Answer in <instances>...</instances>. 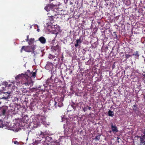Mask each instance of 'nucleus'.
<instances>
[{
  "instance_id": "nucleus-47",
  "label": "nucleus",
  "mask_w": 145,
  "mask_h": 145,
  "mask_svg": "<svg viewBox=\"0 0 145 145\" xmlns=\"http://www.w3.org/2000/svg\"><path fill=\"white\" fill-rule=\"evenodd\" d=\"M144 76H145V75H144Z\"/></svg>"
},
{
  "instance_id": "nucleus-39",
  "label": "nucleus",
  "mask_w": 145,
  "mask_h": 145,
  "mask_svg": "<svg viewBox=\"0 0 145 145\" xmlns=\"http://www.w3.org/2000/svg\"><path fill=\"white\" fill-rule=\"evenodd\" d=\"M111 132H112V131H109V132H110V133H111Z\"/></svg>"
},
{
  "instance_id": "nucleus-4",
  "label": "nucleus",
  "mask_w": 145,
  "mask_h": 145,
  "mask_svg": "<svg viewBox=\"0 0 145 145\" xmlns=\"http://www.w3.org/2000/svg\"><path fill=\"white\" fill-rule=\"evenodd\" d=\"M8 106H5L0 108V116L5 115L8 110Z\"/></svg>"
},
{
  "instance_id": "nucleus-15",
  "label": "nucleus",
  "mask_w": 145,
  "mask_h": 145,
  "mask_svg": "<svg viewBox=\"0 0 145 145\" xmlns=\"http://www.w3.org/2000/svg\"><path fill=\"white\" fill-rule=\"evenodd\" d=\"M34 38H31L28 41V44L29 45H31L34 42Z\"/></svg>"
},
{
  "instance_id": "nucleus-30",
  "label": "nucleus",
  "mask_w": 145,
  "mask_h": 145,
  "mask_svg": "<svg viewBox=\"0 0 145 145\" xmlns=\"http://www.w3.org/2000/svg\"><path fill=\"white\" fill-rule=\"evenodd\" d=\"M18 143V142L17 141H15L14 142V143L15 144H16Z\"/></svg>"
},
{
  "instance_id": "nucleus-6",
  "label": "nucleus",
  "mask_w": 145,
  "mask_h": 145,
  "mask_svg": "<svg viewBox=\"0 0 145 145\" xmlns=\"http://www.w3.org/2000/svg\"><path fill=\"white\" fill-rule=\"evenodd\" d=\"M45 139L44 142L47 145L49 144V143H51L53 141L52 138L48 136H47L45 138Z\"/></svg>"
},
{
  "instance_id": "nucleus-8",
  "label": "nucleus",
  "mask_w": 145,
  "mask_h": 145,
  "mask_svg": "<svg viewBox=\"0 0 145 145\" xmlns=\"http://www.w3.org/2000/svg\"><path fill=\"white\" fill-rule=\"evenodd\" d=\"M111 125V129L113 132L116 133L118 132V128L115 125L112 123Z\"/></svg>"
},
{
  "instance_id": "nucleus-14",
  "label": "nucleus",
  "mask_w": 145,
  "mask_h": 145,
  "mask_svg": "<svg viewBox=\"0 0 145 145\" xmlns=\"http://www.w3.org/2000/svg\"><path fill=\"white\" fill-rule=\"evenodd\" d=\"M108 114L110 116L113 117L114 115V113L113 112L109 110L108 112Z\"/></svg>"
},
{
  "instance_id": "nucleus-3",
  "label": "nucleus",
  "mask_w": 145,
  "mask_h": 145,
  "mask_svg": "<svg viewBox=\"0 0 145 145\" xmlns=\"http://www.w3.org/2000/svg\"><path fill=\"white\" fill-rule=\"evenodd\" d=\"M52 49L53 52L54 53L55 55H56V57H57L60 53L61 50L59 46V45H57L56 46H53L52 48Z\"/></svg>"
},
{
  "instance_id": "nucleus-20",
  "label": "nucleus",
  "mask_w": 145,
  "mask_h": 145,
  "mask_svg": "<svg viewBox=\"0 0 145 145\" xmlns=\"http://www.w3.org/2000/svg\"><path fill=\"white\" fill-rule=\"evenodd\" d=\"M101 135H99L96 136L94 138V139L96 140H99L100 139V136Z\"/></svg>"
},
{
  "instance_id": "nucleus-23",
  "label": "nucleus",
  "mask_w": 145,
  "mask_h": 145,
  "mask_svg": "<svg viewBox=\"0 0 145 145\" xmlns=\"http://www.w3.org/2000/svg\"><path fill=\"white\" fill-rule=\"evenodd\" d=\"M10 91H8L7 92H5L4 93H7L8 94V95L7 97H3V98H4L5 99H8V97L9 96V94H10Z\"/></svg>"
},
{
  "instance_id": "nucleus-24",
  "label": "nucleus",
  "mask_w": 145,
  "mask_h": 145,
  "mask_svg": "<svg viewBox=\"0 0 145 145\" xmlns=\"http://www.w3.org/2000/svg\"><path fill=\"white\" fill-rule=\"evenodd\" d=\"M44 9L45 10H46V11L48 12L49 11H50V7L49 6H46L45 7Z\"/></svg>"
},
{
  "instance_id": "nucleus-16",
  "label": "nucleus",
  "mask_w": 145,
  "mask_h": 145,
  "mask_svg": "<svg viewBox=\"0 0 145 145\" xmlns=\"http://www.w3.org/2000/svg\"><path fill=\"white\" fill-rule=\"evenodd\" d=\"M125 3L126 5L129 6L131 4V1L130 0H125Z\"/></svg>"
},
{
  "instance_id": "nucleus-42",
  "label": "nucleus",
  "mask_w": 145,
  "mask_h": 145,
  "mask_svg": "<svg viewBox=\"0 0 145 145\" xmlns=\"http://www.w3.org/2000/svg\"><path fill=\"white\" fill-rule=\"evenodd\" d=\"M39 29H38L37 30V31H39Z\"/></svg>"
},
{
  "instance_id": "nucleus-2",
  "label": "nucleus",
  "mask_w": 145,
  "mask_h": 145,
  "mask_svg": "<svg viewBox=\"0 0 145 145\" xmlns=\"http://www.w3.org/2000/svg\"><path fill=\"white\" fill-rule=\"evenodd\" d=\"M43 119L42 116H38L33 118V121L34 124L36 125V127H37L39 126L40 123H42Z\"/></svg>"
},
{
  "instance_id": "nucleus-33",
  "label": "nucleus",
  "mask_w": 145,
  "mask_h": 145,
  "mask_svg": "<svg viewBox=\"0 0 145 145\" xmlns=\"http://www.w3.org/2000/svg\"><path fill=\"white\" fill-rule=\"evenodd\" d=\"M88 107V109L89 110H91V107L90 106H87Z\"/></svg>"
},
{
  "instance_id": "nucleus-28",
  "label": "nucleus",
  "mask_w": 145,
  "mask_h": 145,
  "mask_svg": "<svg viewBox=\"0 0 145 145\" xmlns=\"http://www.w3.org/2000/svg\"><path fill=\"white\" fill-rule=\"evenodd\" d=\"M40 142V141H39V140H35V144H38Z\"/></svg>"
},
{
  "instance_id": "nucleus-19",
  "label": "nucleus",
  "mask_w": 145,
  "mask_h": 145,
  "mask_svg": "<svg viewBox=\"0 0 145 145\" xmlns=\"http://www.w3.org/2000/svg\"><path fill=\"white\" fill-rule=\"evenodd\" d=\"M55 57H56V56H55L51 54H50L48 56V58L50 59H54Z\"/></svg>"
},
{
  "instance_id": "nucleus-41",
  "label": "nucleus",
  "mask_w": 145,
  "mask_h": 145,
  "mask_svg": "<svg viewBox=\"0 0 145 145\" xmlns=\"http://www.w3.org/2000/svg\"><path fill=\"white\" fill-rule=\"evenodd\" d=\"M144 62H145V58H144Z\"/></svg>"
},
{
  "instance_id": "nucleus-36",
  "label": "nucleus",
  "mask_w": 145,
  "mask_h": 145,
  "mask_svg": "<svg viewBox=\"0 0 145 145\" xmlns=\"http://www.w3.org/2000/svg\"><path fill=\"white\" fill-rule=\"evenodd\" d=\"M72 71H70L69 74H71L72 73Z\"/></svg>"
},
{
  "instance_id": "nucleus-25",
  "label": "nucleus",
  "mask_w": 145,
  "mask_h": 145,
  "mask_svg": "<svg viewBox=\"0 0 145 145\" xmlns=\"http://www.w3.org/2000/svg\"><path fill=\"white\" fill-rule=\"evenodd\" d=\"M63 105V103L62 102H59L58 103V106L59 107H61Z\"/></svg>"
},
{
  "instance_id": "nucleus-31",
  "label": "nucleus",
  "mask_w": 145,
  "mask_h": 145,
  "mask_svg": "<svg viewBox=\"0 0 145 145\" xmlns=\"http://www.w3.org/2000/svg\"><path fill=\"white\" fill-rule=\"evenodd\" d=\"M57 104V102L56 101H55L54 106H55V107L56 106Z\"/></svg>"
},
{
  "instance_id": "nucleus-22",
  "label": "nucleus",
  "mask_w": 145,
  "mask_h": 145,
  "mask_svg": "<svg viewBox=\"0 0 145 145\" xmlns=\"http://www.w3.org/2000/svg\"><path fill=\"white\" fill-rule=\"evenodd\" d=\"M71 106L74 110H75L76 109V104L74 103H72V104L71 105Z\"/></svg>"
},
{
  "instance_id": "nucleus-9",
  "label": "nucleus",
  "mask_w": 145,
  "mask_h": 145,
  "mask_svg": "<svg viewBox=\"0 0 145 145\" xmlns=\"http://www.w3.org/2000/svg\"><path fill=\"white\" fill-rule=\"evenodd\" d=\"M133 108L134 111L136 114H138L140 113V111L139 110V108L137 107V105H133Z\"/></svg>"
},
{
  "instance_id": "nucleus-5",
  "label": "nucleus",
  "mask_w": 145,
  "mask_h": 145,
  "mask_svg": "<svg viewBox=\"0 0 145 145\" xmlns=\"http://www.w3.org/2000/svg\"><path fill=\"white\" fill-rule=\"evenodd\" d=\"M31 46H23L21 49L20 52L22 53L23 50L26 52H31Z\"/></svg>"
},
{
  "instance_id": "nucleus-38",
  "label": "nucleus",
  "mask_w": 145,
  "mask_h": 145,
  "mask_svg": "<svg viewBox=\"0 0 145 145\" xmlns=\"http://www.w3.org/2000/svg\"><path fill=\"white\" fill-rule=\"evenodd\" d=\"M60 143L59 142H58V145H60Z\"/></svg>"
},
{
  "instance_id": "nucleus-37",
  "label": "nucleus",
  "mask_w": 145,
  "mask_h": 145,
  "mask_svg": "<svg viewBox=\"0 0 145 145\" xmlns=\"http://www.w3.org/2000/svg\"><path fill=\"white\" fill-rule=\"evenodd\" d=\"M56 60H57V59H54V61H56Z\"/></svg>"
},
{
  "instance_id": "nucleus-29",
  "label": "nucleus",
  "mask_w": 145,
  "mask_h": 145,
  "mask_svg": "<svg viewBox=\"0 0 145 145\" xmlns=\"http://www.w3.org/2000/svg\"><path fill=\"white\" fill-rule=\"evenodd\" d=\"M29 35H27V39H26V41L28 42L29 39Z\"/></svg>"
},
{
  "instance_id": "nucleus-45",
  "label": "nucleus",
  "mask_w": 145,
  "mask_h": 145,
  "mask_svg": "<svg viewBox=\"0 0 145 145\" xmlns=\"http://www.w3.org/2000/svg\"><path fill=\"white\" fill-rule=\"evenodd\" d=\"M67 1H68V0H66Z\"/></svg>"
},
{
  "instance_id": "nucleus-12",
  "label": "nucleus",
  "mask_w": 145,
  "mask_h": 145,
  "mask_svg": "<svg viewBox=\"0 0 145 145\" xmlns=\"http://www.w3.org/2000/svg\"><path fill=\"white\" fill-rule=\"evenodd\" d=\"M3 121L0 120V128H2L4 129H6L7 127V126L6 125L3 124Z\"/></svg>"
},
{
  "instance_id": "nucleus-18",
  "label": "nucleus",
  "mask_w": 145,
  "mask_h": 145,
  "mask_svg": "<svg viewBox=\"0 0 145 145\" xmlns=\"http://www.w3.org/2000/svg\"><path fill=\"white\" fill-rule=\"evenodd\" d=\"M54 12L53 11L51 10V11H50L47 14V15H48V17H49V15H50L51 16V15H52L53 14H56L54 13Z\"/></svg>"
},
{
  "instance_id": "nucleus-10",
  "label": "nucleus",
  "mask_w": 145,
  "mask_h": 145,
  "mask_svg": "<svg viewBox=\"0 0 145 145\" xmlns=\"http://www.w3.org/2000/svg\"><path fill=\"white\" fill-rule=\"evenodd\" d=\"M39 40L41 43L43 44H45L46 42L45 38L43 36L40 37L39 39Z\"/></svg>"
},
{
  "instance_id": "nucleus-35",
  "label": "nucleus",
  "mask_w": 145,
  "mask_h": 145,
  "mask_svg": "<svg viewBox=\"0 0 145 145\" xmlns=\"http://www.w3.org/2000/svg\"><path fill=\"white\" fill-rule=\"evenodd\" d=\"M48 64H51L52 66L53 65V64H52V63H50H50H48Z\"/></svg>"
},
{
  "instance_id": "nucleus-21",
  "label": "nucleus",
  "mask_w": 145,
  "mask_h": 145,
  "mask_svg": "<svg viewBox=\"0 0 145 145\" xmlns=\"http://www.w3.org/2000/svg\"><path fill=\"white\" fill-rule=\"evenodd\" d=\"M126 59L125 60H127L128 58L131 57V55L128 54H125V55Z\"/></svg>"
},
{
  "instance_id": "nucleus-44",
  "label": "nucleus",
  "mask_w": 145,
  "mask_h": 145,
  "mask_svg": "<svg viewBox=\"0 0 145 145\" xmlns=\"http://www.w3.org/2000/svg\"><path fill=\"white\" fill-rule=\"evenodd\" d=\"M114 33H115V32H114Z\"/></svg>"
},
{
  "instance_id": "nucleus-1",
  "label": "nucleus",
  "mask_w": 145,
  "mask_h": 145,
  "mask_svg": "<svg viewBox=\"0 0 145 145\" xmlns=\"http://www.w3.org/2000/svg\"><path fill=\"white\" fill-rule=\"evenodd\" d=\"M37 70L33 72H31L29 70H27L25 74H19L15 77L16 80L20 79L21 80V83L27 86L30 84L32 82L31 80L32 78H35L36 76Z\"/></svg>"
},
{
  "instance_id": "nucleus-46",
  "label": "nucleus",
  "mask_w": 145,
  "mask_h": 145,
  "mask_svg": "<svg viewBox=\"0 0 145 145\" xmlns=\"http://www.w3.org/2000/svg\"><path fill=\"white\" fill-rule=\"evenodd\" d=\"M1 104V102H0V104Z\"/></svg>"
},
{
  "instance_id": "nucleus-32",
  "label": "nucleus",
  "mask_w": 145,
  "mask_h": 145,
  "mask_svg": "<svg viewBox=\"0 0 145 145\" xmlns=\"http://www.w3.org/2000/svg\"><path fill=\"white\" fill-rule=\"evenodd\" d=\"M61 60L63 61V55H62V56L61 57Z\"/></svg>"
},
{
  "instance_id": "nucleus-34",
  "label": "nucleus",
  "mask_w": 145,
  "mask_h": 145,
  "mask_svg": "<svg viewBox=\"0 0 145 145\" xmlns=\"http://www.w3.org/2000/svg\"><path fill=\"white\" fill-rule=\"evenodd\" d=\"M60 58H58L57 59V61L58 62H59L60 61Z\"/></svg>"
},
{
  "instance_id": "nucleus-11",
  "label": "nucleus",
  "mask_w": 145,
  "mask_h": 145,
  "mask_svg": "<svg viewBox=\"0 0 145 145\" xmlns=\"http://www.w3.org/2000/svg\"><path fill=\"white\" fill-rule=\"evenodd\" d=\"M76 43L75 44L74 46L76 47H77L78 46H80V44H81L82 42L81 40V38H80L79 39H77L76 40Z\"/></svg>"
},
{
  "instance_id": "nucleus-40",
  "label": "nucleus",
  "mask_w": 145,
  "mask_h": 145,
  "mask_svg": "<svg viewBox=\"0 0 145 145\" xmlns=\"http://www.w3.org/2000/svg\"><path fill=\"white\" fill-rule=\"evenodd\" d=\"M115 35L116 36V37H117V34H115Z\"/></svg>"
},
{
  "instance_id": "nucleus-17",
  "label": "nucleus",
  "mask_w": 145,
  "mask_h": 145,
  "mask_svg": "<svg viewBox=\"0 0 145 145\" xmlns=\"http://www.w3.org/2000/svg\"><path fill=\"white\" fill-rule=\"evenodd\" d=\"M133 55L135 56L136 57L138 58L139 56L138 52L137 51L133 54Z\"/></svg>"
},
{
  "instance_id": "nucleus-13",
  "label": "nucleus",
  "mask_w": 145,
  "mask_h": 145,
  "mask_svg": "<svg viewBox=\"0 0 145 145\" xmlns=\"http://www.w3.org/2000/svg\"><path fill=\"white\" fill-rule=\"evenodd\" d=\"M56 14H53L52 15H49V19L50 21V22L51 23H52L53 22V20H54V18H55V17H54L55 16H56Z\"/></svg>"
},
{
  "instance_id": "nucleus-43",
  "label": "nucleus",
  "mask_w": 145,
  "mask_h": 145,
  "mask_svg": "<svg viewBox=\"0 0 145 145\" xmlns=\"http://www.w3.org/2000/svg\"><path fill=\"white\" fill-rule=\"evenodd\" d=\"M39 29H38L37 30V31H39Z\"/></svg>"
},
{
  "instance_id": "nucleus-7",
  "label": "nucleus",
  "mask_w": 145,
  "mask_h": 145,
  "mask_svg": "<svg viewBox=\"0 0 145 145\" xmlns=\"http://www.w3.org/2000/svg\"><path fill=\"white\" fill-rule=\"evenodd\" d=\"M143 134L141 135L140 138V141L141 142H145V129H144V132L142 133Z\"/></svg>"
},
{
  "instance_id": "nucleus-26",
  "label": "nucleus",
  "mask_w": 145,
  "mask_h": 145,
  "mask_svg": "<svg viewBox=\"0 0 145 145\" xmlns=\"http://www.w3.org/2000/svg\"><path fill=\"white\" fill-rule=\"evenodd\" d=\"M31 50H34L35 49V45H32V46H31Z\"/></svg>"
},
{
  "instance_id": "nucleus-27",
  "label": "nucleus",
  "mask_w": 145,
  "mask_h": 145,
  "mask_svg": "<svg viewBox=\"0 0 145 145\" xmlns=\"http://www.w3.org/2000/svg\"><path fill=\"white\" fill-rule=\"evenodd\" d=\"M82 108L84 112H85L87 110V108L86 107Z\"/></svg>"
}]
</instances>
